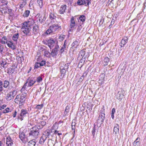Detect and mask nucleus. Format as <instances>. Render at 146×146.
<instances>
[{
    "label": "nucleus",
    "mask_w": 146,
    "mask_h": 146,
    "mask_svg": "<svg viewBox=\"0 0 146 146\" xmlns=\"http://www.w3.org/2000/svg\"><path fill=\"white\" fill-rule=\"evenodd\" d=\"M21 29L23 32L25 34V35L27 36H31L32 35L31 32V27H25L24 24H23Z\"/></svg>",
    "instance_id": "nucleus-1"
},
{
    "label": "nucleus",
    "mask_w": 146,
    "mask_h": 146,
    "mask_svg": "<svg viewBox=\"0 0 146 146\" xmlns=\"http://www.w3.org/2000/svg\"><path fill=\"white\" fill-rule=\"evenodd\" d=\"M88 56V52H86L85 49H84L79 52L78 59H86V58Z\"/></svg>",
    "instance_id": "nucleus-2"
},
{
    "label": "nucleus",
    "mask_w": 146,
    "mask_h": 146,
    "mask_svg": "<svg viewBox=\"0 0 146 146\" xmlns=\"http://www.w3.org/2000/svg\"><path fill=\"white\" fill-rule=\"evenodd\" d=\"M17 91L16 90H14L9 92L7 94L6 98L8 101H10L13 99L14 97L16 95Z\"/></svg>",
    "instance_id": "nucleus-3"
},
{
    "label": "nucleus",
    "mask_w": 146,
    "mask_h": 146,
    "mask_svg": "<svg viewBox=\"0 0 146 146\" xmlns=\"http://www.w3.org/2000/svg\"><path fill=\"white\" fill-rule=\"evenodd\" d=\"M105 118L104 109H102L100 111V114L98 119V121L100 122H103Z\"/></svg>",
    "instance_id": "nucleus-4"
},
{
    "label": "nucleus",
    "mask_w": 146,
    "mask_h": 146,
    "mask_svg": "<svg viewBox=\"0 0 146 146\" xmlns=\"http://www.w3.org/2000/svg\"><path fill=\"white\" fill-rule=\"evenodd\" d=\"M36 82V79L33 77H29L27 80V82H28V86L29 87L33 86Z\"/></svg>",
    "instance_id": "nucleus-5"
},
{
    "label": "nucleus",
    "mask_w": 146,
    "mask_h": 146,
    "mask_svg": "<svg viewBox=\"0 0 146 146\" xmlns=\"http://www.w3.org/2000/svg\"><path fill=\"white\" fill-rule=\"evenodd\" d=\"M70 27L69 31H71L72 30L76 28V25L75 24V21L74 20V18L73 17H72L70 20Z\"/></svg>",
    "instance_id": "nucleus-6"
},
{
    "label": "nucleus",
    "mask_w": 146,
    "mask_h": 146,
    "mask_svg": "<svg viewBox=\"0 0 146 146\" xmlns=\"http://www.w3.org/2000/svg\"><path fill=\"white\" fill-rule=\"evenodd\" d=\"M35 23V21L33 19H29L28 21L27 22H25L23 24H24L25 25L26 27H31Z\"/></svg>",
    "instance_id": "nucleus-7"
},
{
    "label": "nucleus",
    "mask_w": 146,
    "mask_h": 146,
    "mask_svg": "<svg viewBox=\"0 0 146 146\" xmlns=\"http://www.w3.org/2000/svg\"><path fill=\"white\" fill-rule=\"evenodd\" d=\"M19 138L23 143H25L27 141V138L25 137L24 133L23 132L19 133Z\"/></svg>",
    "instance_id": "nucleus-8"
},
{
    "label": "nucleus",
    "mask_w": 146,
    "mask_h": 146,
    "mask_svg": "<svg viewBox=\"0 0 146 146\" xmlns=\"http://www.w3.org/2000/svg\"><path fill=\"white\" fill-rule=\"evenodd\" d=\"M128 39V38L127 37L124 36L123 37L119 43V45L121 47L124 46L127 43Z\"/></svg>",
    "instance_id": "nucleus-9"
},
{
    "label": "nucleus",
    "mask_w": 146,
    "mask_h": 146,
    "mask_svg": "<svg viewBox=\"0 0 146 146\" xmlns=\"http://www.w3.org/2000/svg\"><path fill=\"white\" fill-rule=\"evenodd\" d=\"M55 42L53 39H51L48 40L45 44L47 45L50 48H52L54 45Z\"/></svg>",
    "instance_id": "nucleus-10"
},
{
    "label": "nucleus",
    "mask_w": 146,
    "mask_h": 146,
    "mask_svg": "<svg viewBox=\"0 0 146 146\" xmlns=\"http://www.w3.org/2000/svg\"><path fill=\"white\" fill-rule=\"evenodd\" d=\"M47 137L48 138L49 137L46 134H45L44 133L43 134L40 138L39 143L40 144H43Z\"/></svg>",
    "instance_id": "nucleus-11"
},
{
    "label": "nucleus",
    "mask_w": 146,
    "mask_h": 146,
    "mask_svg": "<svg viewBox=\"0 0 146 146\" xmlns=\"http://www.w3.org/2000/svg\"><path fill=\"white\" fill-rule=\"evenodd\" d=\"M59 48V46L58 45L56 46L53 49L51 53V55L53 57H54L56 56L58 53V48Z\"/></svg>",
    "instance_id": "nucleus-12"
},
{
    "label": "nucleus",
    "mask_w": 146,
    "mask_h": 146,
    "mask_svg": "<svg viewBox=\"0 0 146 146\" xmlns=\"http://www.w3.org/2000/svg\"><path fill=\"white\" fill-rule=\"evenodd\" d=\"M26 95L25 93H24L23 94H22L21 96V97L19 100V104L21 105H23V103H24L25 100Z\"/></svg>",
    "instance_id": "nucleus-13"
},
{
    "label": "nucleus",
    "mask_w": 146,
    "mask_h": 146,
    "mask_svg": "<svg viewBox=\"0 0 146 146\" xmlns=\"http://www.w3.org/2000/svg\"><path fill=\"white\" fill-rule=\"evenodd\" d=\"M39 134L38 130H31L29 133L30 135H32L35 137H37Z\"/></svg>",
    "instance_id": "nucleus-14"
},
{
    "label": "nucleus",
    "mask_w": 146,
    "mask_h": 146,
    "mask_svg": "<svg viewBox=\"0 0 146 146\" xmlns=\"http://www.w3.org/2000/svg\"><path fill=\"white\" fill-rule=\"evenodd\" d=\"M50 27L53 32H54L57 31L59 28H60L61 26L58 24H54L51 26Z\"/></svg>",
    "instance_id": "nucleus-15"
},
{
    "label": "nucleus",
    "mask_w": 146,
    "mask_h": 146,
    "mask_svg": "<svg viewBox=\"0 0 146 146\" xmlns=\"http://www.w3.org/2000/svg\"><path fill=\"white\" fill-rule=\"evenodd\" d=\"M55 129L53 128H50V129H47L44 132V133L46 135L49 137V136L51 133H52V135L54 133Z\"/></svg>",
    "instance_id": "nucleus-16"
},
{
    "label": "nucleus",
    "mask_w": 146,
    "mask_h": 146,
    "mask_svg": "<svg viewBox=\"0 0 146 146\" xmlns=\"http://www.w3.org/2000/svg\"><path fill=\"white\" fill-rule=\"evenodd\" d=\"M6 44L9 48H11L13 50H14L16 48V47L14 43L11 41H7Z\"/></svg>",
    "instance_id": "nucleus-17"
},
{
    "label": "nucleus",
    "mask_w": 146,
    "mask_h": 146,
    "mask_svg": "<svg viewBox=\"0 0 146 146\" xmlns=\"http://www.w3.org/2000/svg\"><path fill=\"white\" fill-rule=\"evenodd\" d=\"M6 144L7 146H11L13 145L12 139L10 137H8L6 138Z\"/></svg>",
    "instance_id": "nucleus-18"
},
{
    "label": "nucleus",
    "mask_w": 146,
    "mask_h": 146,
    "mask_svg": "<svg viewBox=\"0 0 146 146\" xmlns=\"http://www.w3.org/2000/svg\"><path fill=\"white\" fill-rule=\"evenodd\" d=\"M38 32V25L36 24L34 26L32 33L35 35L37 34Z\"/></svg>",
    "instance_id": "nucleus-19"
},
{
    "label": "nucleus",
    "mask_w": 146,
    "mask_h": 146,
    "mask_svg": "<svg viewBox=\"0 0 146 146\" xmlns=\"http://www.w3.org/2000/svg\"><path fill=\"white\" fill-rule=\"evenodd\" d=\"M66 8V5H62L59 10L60 13V14H63L65 11Z\"/></svg>",
    "instance_id": "nucleus-20"
},
{
    "label": "nucleus",
    "mask_w": 146,
    "mask_h": 146,
    "mask_svg": "<svg viewBox=\"0 0 146 146\" xmlns=\"http://www.w3.org/2000/svg\"><path fill=\"white\" fill-rule=\"evenodd\" d=\"M78 60H80V62L78 65V68H81L83 65H84L86 59H78Z\"/></svg>",
    "instance_id": "nucleus-21"
},
{
    "label": "nucleus",
    "mask_w": 146,
    "mask_h": 146,
    "mask_svg": "<svg viewBox=\"0 0 146 146\" xmlns=\"http://www.w3.org/2000/svg\"><path fill=\"white\" fill-rule=\"evenodd\" d=\"M26 115H28V113L27 111L24 109L22 110H21V112L20 113V116L22 117H23Z\"/></svg>",
    "instance_id": "nucleus-22"
},
{
    "label": "nucleus",
    "mask_w": 146,
    "mask_h": 146,
    "mask_svg": "<svg viewBox=\"0 0 146 146\" xmlns=\"http://www.w3.org/2000/svg\"><path fill=\"white\" fill-rule=\"evenodd\" d=\"M49 17L51 20L55 19L56 18V14L54 13H50L49 15Z\"/></svg>",
    "instance_id": "nucleus-23"
},
{
    "label": "nucleus",
    "mask_w": 146,
    "mask_h": 146,
    "mask_svg": "<svg viewBox=\"0 0 146 146\" xmlns=\"http://www.w3.org/2000/svg\"><path fill=\"white\" fill-rule=\"evenodd\" d=\"M19 37V35L18 33L14 34L12 37V38L14 41L17 42Z\"/></svg>",
    "instance_id": "nucleus-24"
},
{
    "label": "nucleus",
    "mask_w": 146,
    "mask_h": 146,
    "mask_svg": "<svg viewBox=\"0 0 146 146\" xmlns=\"http://www.w3.org/2000/svg\"><path fill=\"white\" fill-rule=\"evenodd\" d=\"M68 68V65L66 64L63 63L62 65L60 67V69L64 70H67Z\"/></svg>",
    "instance_id": "nucleus-25"
},
{
    "label": "nucleus",
    "mask_w": 146,
    "mask_h": 146,
    "mask_svg": "<svg viewBox=\"0 0 146 146\" xmlns=\"http://www.w3.org/2000/svg\"><path fill=\"white\" fill-rule=\"evenodd\" d=\"M36 143L34 140H33L30 141L28 143L27 146H35Z\"/></svg>",
    "instance_id": "nucleus-26"
},
{
    "label": "nucleus",
    "mask_w": 146,
    "mask_h": 146,
    "mask_svg": "<svg viewBox=\"0 0 146 146\" xmlns=\"http://www.w3.org/2000/svg\"><path fill=\"white\" fill-rule=\"evenodd\" d=\"M46 19L45 15L43 16L41 15L39 19V21L41 23L44 22Z\"/></svg>",
    "instance_id": "nucleus-27"
},
{
    "label": "nucleus",
    "mask_w": 146,
    "mask_h": 146,
    "mask_svg": "<svg viewBox=\"0 0 146 146\" xmlns=\"http://www.w3.org/2000/svg\"><path fill=\"white\" fill-rule=\"evenodd\" d=\"M110 61L109 58L107 57H106L104 60V66H107L108 65V63Z\"/></svg>",
    "instance_id": "nucleus-28"
},
{
    "label": "nucleus",
    "mask_w": 146,
    "mask_h": 146,
    "mask_svg": "<svg viewBox=\"0 0 146 146\" xmlns=\"http://www.w3.org/2000/svg\"><path fill=\"white\" fill-rule=\"evenodd\" d=\"M21 97V96L20 95H18L17 96L16 98L14 100V102L17 104H19V100Z\"/></svg>",
    "instance_id": "nucleus-29"
},
{
    "label": "nucleus",
    "mask_w": 146,
    "mask_h": 146,
    "mask_svg": "<svg viewBox=\"0 0 146 146\" xmlns=\"http://www.w3.org/2000/svg\"><path fill=\"white\" fill-rule=\"evenodd\" d=\"M30 13V11L29 10H27L25 11L23 14V16L24 17H27L29 15Z\"/></svg>",
    "instance_id": "nucleus-30"
},
{
    "label": "nucleus",
    "mask_w": 146,
    "mask_h": 146,
    "mask_svg": "<svg viewBox=\"0 0 146 146\" xmlns=\"http://www.w3.org/2000/svg\"><path fill=\"white\" fill-rule=\"evenodd\" d=\"M62 122L61 121H60L58 123L56 122L54 125H53V127H58L59 126L60 127V126L62 125Z\"/></svg>",
    "instance_id": "nucleus-31"
},
{
    "label": "nucleus",
    "mask_w": 146,
    "mask_h": 146,
    "mask_svg": "<svg viewBox=\"0 0 146 146\" xmlns=\"http://www.w3.org/2000/svg\"><path fill=\"white\" fill-rule=\"evenodd\" d=\"M3 87L5 88H7L9 84V82L7 80H5L3 82Z\"/></svg>",
    "instance_id": "nucleus-32"
},
{
    "label": "nucleus",
    "mask_w": 146,
    "mask_h": 146,
    "mask_svg": "<svg viewBox=\"0 0 146 146\" xmlns=\"http://www.w3.org/2000/svg\"><path fill=\"white\" fill-rule=\"evenodd\" d=\"M79 44V43L78 41L77 40H76L74 41V42L72 43V47H74V48H76Z\"/></svg>",
    "instance_id": "nucleus-33"
},
{
    "label": "nucleus",
    "mask_w": 146,
    "mask_h": 146,
    "mask_svg": "<svg viewBox=\"0 0 146 146\" xmlns=\"http://www.w3.org/2000/svg\"><path fill=\"white\" fill-rule=\"evenodd\" d=\"M83 1V5L86 6L89 5L90 3L89 0H82Z\"/></svg>",
    "instance_id": "nucleus-34"
},
{
    "label": "nucleus",
    "mask_w": 146,
    "mask_h": 146,
    "mask_svg": "<svg viewBox=\"0 0 146 146\" xmlns=\"http://www.w3.org/2000/svg\"><path fill=\"white\" fill-rule=\"evenodd\" d=\"M8 12L9 15L10 17H13L14 16V14L12 12L11 9H8Z\"/></svg>",
    "instance_id": "nucleus-35"
},
{
    "label": "nucleus",
    "mask_w": 146,
    "mask_h": 146,
    "mask_svg": "<svg viewBox=\"0 0 146 146\" xmlns=\"http://www.w3.org/2000/svg\"><path fill=\"white\" fill-rule=\"evenodd\" d=\"M42 80V78L39 76L36 79V82L38 84L41 82Z\"/></svg>",
    "instance_id": "nucleus-36"
},
{
    "label": "nucleus",
    "mask_w": 146,
    "mask_h": 146,
    "mask_svg": "<svg viewBox=\"0 0 146 146\" xmlns=\"http://www.w3.org/2000/svg\"><path fill=\"white\" fill-rule=\"evenodd\" d=\"M79 19L80 21L83 22L85 21L86 17L84 15H82L79 17Z\"/></svg>",
    "instance_id": "nucleus-37"
},
{
    "label": "nucleus",
    "mask_w": 146,
    "mask_h": 146,
    "mask_svg": "<svg viewBox=\"0 0 146 146\" xmlns=\"http://www.w3.org/2000/svg\"><path fill=\"white\" fill-rule=\"evenodd\" d=\"M50 53L48 51H46L44 52V56H45L47 57H48L50 56Z\"/></svg>",
    "instance_id": "nucleus-38"
},
{
    "label": "nucleus",
    "mask_w": 146,
    "mask_h": 146,
    "mask_svg": "<svg viewBox=\"0 0 146 146\" xmlns=\"http://www.w3.org/2000/svg\"><path fill=\"white\" fill-rule=\"evenodd\" d=\"M53 33L52 30L50 28V27L46 31V33L47 34H50L51 33Z\"/></svg>",
    "instance_id": "nucleus-39"
},
{
    "label": "nucleus",
    "mask_w": 146,
    "mask_h": 146,
    "mask_svg": "<svg viewBox=\"0 0 146 146\" xmlns=\"http://www.w3.org/2000/svg\"><path fill=\"white\" fill-rule=\"evenodd\" d=\"M7 64L6 62L2 61V62L1 63V66H3L4 67H6L7 66H6V65Z\"/></svg>",
    "instance_id": "nucleus-40"
},
{
    "label": "nucleus",
    "mask_w": 146,
    "mask_h": 146,
    "mask_svg": "<svg viewBox=\"0 0 146 146\" xmlns=\"http://www.w3.org/2000/svg\"><path fill=\"white\" fill-rule=\"evenodd\" d=\"M43 106V105L42 104L37 105L36 106L35 109H37V110H40L42 108Z\"/></svg>",
    "instance_id": "nucleus-41"
},
{
    "label": "nucleus",
    "mask_w": 146,
    "mask_h": 146,
    "mask_svg": "<svg viewBox=\"0 0 146 146\" xmlns=\"http://www.w3.org/2000/svg\"><path fill=\"white\" fill-rule=\"evenodd\" d=\"M27 4V2H22V3H21L19 5V7L20 9H22Z\"/></svg>",
    "instance_id": "nucleus-42"
},
{
    "label": "nucleus",
    "mask_w": 146,
    "mask_h": 146,
    "mask_svg": "<svg viewBox=\"0 0 146 146\" xmlns=\"http://www.w3.org/2000/svg\"><path fill=\"white\" fill-rule=\"evenodd\" d=\"M37 3L39 5L40 8L42 6V0H38Z\"/></svg>",
    "instance_id": "nucleus-43"
},
{
    "label": "nucleus",
    "mask_w": 146,
    "mask_h": 146,
    "mask_svg": "<svg viewBox=\"0 0 146 146\" xmlns=\"http://www.w3.org/2000/svg\"><path fill=\"white\" fill-rule=\"evenodd\" d=\"M39 65L41 66H44L46 64V61L44 60H42L40 62H39Z\"/></svg>",
    "instance_id": "nucleus-44"
},
{
    "label": "nucleus",
    "mask_w": 146,
    "mask_h": 146,
    "mask_svg": "<svg viewBox=\"0 0 146 146\" xmlns=\"http://www.w3.org/2000/svg\"><path fill=\"white\" fill-rule=\"evenodd\" d=\"M10 109L9 108H7L3 110V113H5L9 112L10 111Z\"/></svg>",
    "instance_id": "nucleus-45"
},
{
    "label": "nucleus",
    "mask_w": 146,
    "mask_h": 146,
    "mask_svg": "<svg viewBox=\"0 0 146 146\" xmlns=\"http://www.w3.org/2000/svg\"><path fill=\"white\" fill-rule=\"evenodd\" d=\"M66 71V70H64V69H63V70L60 69V72H61L62 74L63 75V77L64 75V74H65Z\"/></svg>",
    "instance_id": "nucleus-46"
},
{
    "label": "nucleus",
    "mask_w": 146,
    "mask_h": 146,
    "mask_svg": "<svg viewBox=\"0 0 146 146\" xmlns=\"http://www.w3.org/2000/svg\"><path fill=\"white\" fill-rule=\"evenodd\" d=\"M133 145L134 146H139V142L135 141Z\"/></svg>",
    "instance_id": "nucleus-47"
},
{
    "label": "nucleus",
    "mask_w": 146,
    "mask_h": 146,
    "mask_svg": "<svg viewBox=\"0 0 146 146\" xmlns=\"http://www.w3.org/2000/svg\"><path fill=\"white\" fill-rule=\"evenodd\" d=\"M77 3L78 5H83V1L82 0H78Z\"/></svg>",
    "instance_id": "nucleus-48"
},
{
    "label": "nucleus",
    "mask_w": 146,
    "mask_h": 146,
    "mask_svg": "<svg viewBox=\"0 0 146 146\" xmlns=\"http://www.w3.org/2000/svg\"><path fill=\"white\" fill-rule=\"evenodd\" d=\"M40 66H41L39 65V62H37L35 63V67L36 68H38Z\"/></svg>",
    "instance_id": "nucleus-49"
},
{
    "label": "nucleus",
    "mask_w": 146,
    "mask_h": 146,
    "mask_svg": "<svg viewBox=\"0 0 146 146\" xmlns=\"http://www.w3.org/2000/svg\"><path fill=\"white\" fill-rule=\"evenodd\" d=\"M7 73L9 74L11 73L12 72V71H13V70L12 68H9L7 69Z\"/></svg>",
    "instance_id": "nucleus-50"
},
{
    "label": "nucleus",
    "mask_w": 146,
    "mask_h": 146,
    "mask_svg": "<svg viewBox=\"0 0 146 146\" xmlns=\"http://www.w3.org/2000/svg\"><path fill=\"white\" fill-rule=\"evenodd\" d=\"M104 21V20L102 18L100 21V22L99 24V25H101L103 24Z\"/></svg>",
    "instance_id": "nucleus-51"
},
{
    "label": "nucleus",
    "mask_w": 146,
    "mask_h": 146,
    "mask_svg": "<svg viewBox=\"0 0 146 146\" xmlns=\"http://www.w3.org/2000/svg\"><path fill=\"white\" fill-rule=\"evenodd\" d=\"M82 26L81 25H80L78 26V28L77 29V32H79V31L82 28Z\"/></svg>",
    "instance_id": "nucleus-52"
},
{
    "label": "nucleus",
    "mask_w": 146,
    "mask_h": 146,
    "mask_svg": "<svg viewBox=\"0 0 146 146\" xmlns=\"http://www.w3.org/2000/svg\"><path fill=\"white\" fill-rule=\"evenodd\" d=\"M3 82H0V92H1L3 90Z\"/></svg>",
    "instance_id": "nucleus-53"
},
{
    "label": "nucleus",
    "mask_w": 146,
    "mask_h": 146,
    "mask_svg": "<svg viewBox=\"0 0 146 146\" xmlns=\"http://www.w3.org/2000/svg\"><path fill=\"white\" fill-rule=\"evenodd\" d=\"M65 48H64L63 47H62L60 51V52L61 53H62V52H63L64 51V50H65Z\"/></svg>",
    "instance_id": "nucleus-54"
},
{
    "label": "nucleus",
    "mask_w": 146,
    "mask_h": 146,
    "mask_svg": "<svg viewBox=\"0 0 146 146\" xmlns=\"http://www.w3.org/2000/svg\"><path fill=\"white\" fill-rule=\"evenodd\" d=\"M70 107L68 106H67L65 110V112L68 113L69 112V110L70 109Z\"/></svg>",
    "instance_id": "nucleus-55"
},
{
    "label": "nucleus",
    "mask_w": 146,
    "mask_h": 146,
    "mask_svg": "<svg viewBox=\"0 0 146 146\" xmlns=\"http://www.w3.org/2000/svg\"><path fill=\"white\" fill-rule=\"evenodd\" d=\"M113 131L115 132V134H117V132H118L119 128H113Z\"/></svg>",
    "instance_id": "nucleus-56"
},
{
    "label": "nucleus",
    "mask_w": 146,
    "mask_h": 146,
    "mask_svg": "<svg viewBox=\"0 0 146 146\" xmlns=\"http://www.w3.org/2000/svg\"><path fill=\"white\" fill-rule=\"evenodd\" d=\"M3 47L2 45H0V52H2L3 51Z\"/></svg>",
    "instance_id": "nucleus-57"
},
{
    "label": "nucleus",
    "mask_w": 146,
    "mask_h": 146,
    "mask_svg": "<svg viewBox=\"0 0 146 146\" xmlns=\"http://www.w3.org/2000/svg\"><path fill=\"white\" fill-rule=\"evenodd\" d=\"M95 130H96L95 128H93L92 131V133L93 136H94L95 135V134L96 132Z\"/></svg>",
    "instance_id": "nucleus-58"
},
{
    "label": "nucleus",
    "mask_w": 146,
    "mask_h": 146,
    "mask_svg": "<svg viewBox=\"0 0 146 146\" xmlns=\"http://www.w3.org/2000/svg\"><path fill=\"white\" fill-rule=\"evenodd\" d=\"M4 8H5L4 7H3V8H1L2 10H1V12L2 13H3V11L4 12V13H7V11H5V10H4Z\"/></svg>",
    "instance_id": "nucleus-59"
},
{
    "label": "nucleus",
    "mask_w": 146,
    "mask_h": 146,
    "mask_svg": "<svg viewBox=\"0 0 146 146\" xmlns=\"http://www.w3.org/2000/svg\"><path fill=\"white\" fill-rule=\"evenodd\" d=\"M26 86H25L24 85L23 86L22 88L21 89V92L25 91V88H26Z\"/></svg>",
    "instance_id": "nucleus-60"
},
{
    "label": "nucleus",
    "mask_w": 146,
    "mask_h": 146,
    "mask_svg": "<svg viewBox=\"0 0 146 146\" xmlns=\"http://www.w3.org/2000/svg\"><path fill=\"white\" fill-rule=\"evenodd\" d=\"M84 79V76H82L79 79V81L82 82Z\"/></svg>",
    "instance_id": "nucleus-61"
},
{
    "label": "nucleus",
    "mask_w": 146,
    "mask_h": 146,
    "mask_svg": "<svg viewBox=\"0 0 146 146\" xmlns=\"http://www.w3.org/2000/svg\"><path fill=\"white\" fill-rule=\"evenodd\" d=\"M115 108H113L112 110L111 113V114H114L115 113Z\"/></svg>",
    "instance_id": "nucleus-62"
},
{
    "label": "nucleus",
    "mask_w": 146,
    "mask_h": 146,
    "mask_svg": "<svg viewBox=\"0 0 146 146\" xmlns=\"http://www.w3.org/2000/svg\"><path fill=\"white\" fill-rule=\"evenodd\" d=\"M73 0H66L67 2L69 3L70 4H71L73 1Z\"/></svg>",
    "instance_id": "nucleus-63"
},
{
    "label": "nucleus",
    "mask_w": 146,
    "mask_h": 146,
    "mask_svg": "<svg viewBox=\"0 0 146 146\" xmlns=\"http://www.w3.org/2000/svg\"><path fill=\"white\" fill-rule=\"evenodd\" d=\"M7 38L6 37V36H3V38H2V39L3 40H5L6 41V42L7 41H8L7 40Z\"/></svg>",
    "instance_id": "nucleus-64"
}]
</instances>
